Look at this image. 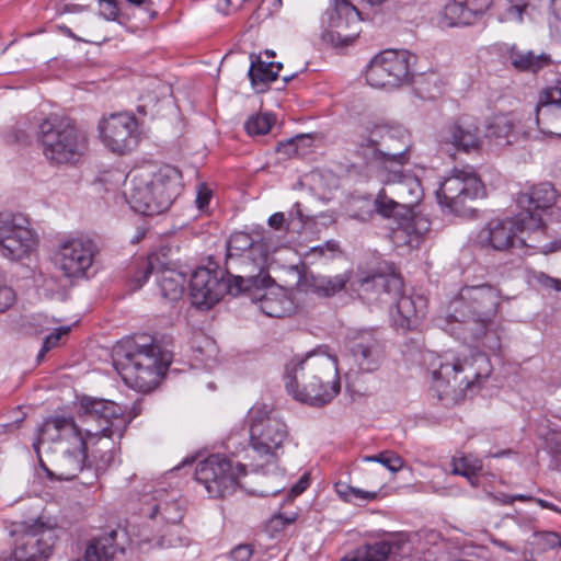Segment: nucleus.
Wrapping results in <instances>:
<instances>
[{"label":"nucleus","mask_w":561,"mask_h":561,"mask_svg":"<svg viewBox=\"0 0 561 561\" xmlns=\"http://www.w3.org/2000/svg\"><path fill=\"white\" fill-rule=\"evenodd\" d=\"M356 154L368 171L381 182L393 184V194L399 201L379 195L376 209L383 217L410 214L422 198L420 180L404 171L411 160V135L400 125H388L367 121L362 123L353 140Z\"/></svg>","instance_id":"f257e3e1"},{"label":"nucleus","mask_w":561,"mask_h":561,"mask_svg":"<svg viewBox=\"0 0 561 561\" xmlns=\"http://www.w3.org/2000/svg\"><path fill=\"white\" fill-rule=\"evenodd\" d=\"M287 391L298 401L322 407L333 400L341 389L337 359L319 347L305 357L293 358L285 368Z\"/></svg>","instance_id":"f03ea898"},{"label":"nucleus","mask_w":561,"mask_h":561,"mask_svg":"<svg viewBox=\"0 0 561 561\" xmlns=\"http://www.w3.org/2000/svg\"><path fill=\"white\" fill-rule=\"evenodd\" d=\"M172 362V354L157 345L150 335L121 341L114 347V364L125 383L140 392L152 390Z\"/></svg>","instance_id":"7ed1b4c3"},{"label":"nucleus","mask_w":561,"mask_h":561,"mask_svg":"<svg viewBox=\"0 0 561 561\" xmlns=\"http://www.w3.org/2000/svg\"><path fill=\"white\" fill-rule=\"evenodd\" d=\"M181 190L179 170L171 165L147 164L126 175L124 196L136 213L154 216L167 211Z\"/></svg>","instance_id":"20e7f679"},{"label":"nucleus","mask_w":561,"mask_h":561,"mask_svg":"<svg viewBox=\"0 0 561 561\" xmlns=\"http://www.w3.org/2000/svg\"><path fill=\"white\" fill-rule=\"evenodd\" d=\"M276 250L274 236L265 231L253 237L233 232L227 242L226 274L236 280L237 291L271 283L267 272L270 254Z\"/></svg>","instance_id":"39448f33"},{"label":"nucleus","mask_w":561,"mask_h":561,"mask_svg":"<svg viewBox=\"0 0 561 561\" xmlns=\"http://www.w3.org/2000/svg\"><path fill=\"white\" fill-rule=\"evenodd\" d=\"M500 290L490 284L465 286L450 305L448 319L462 324V330L473 341L492 351L500 348L497 337L489 340V332L500 306Z\"/></svg>","instance_id":"423d86ee"},{"label":"nucleus","mask_w":561,"mask_h":561,"mask_svg":"<svg viewBox=\"0 0 561 561\" xmlns=\"http://www.w3.org/2000/svg\"><path fill=\"white\" fill-rule=\"evenodd\" d=\"M423 360L434 381L459 390L470 389L491 373L488 356L473 350H468V353L453 350L442 354L426 352Z\"/></svg>","instance_id":"0eeeda50"},{"label":"nucleus","mask_w":561,"mask_h":561,"mask_svg":"<svg viewBox=\"0 0 561 561\" xmlns=\"http://www.w3.org/2000/svg\"><path fill=\"white\" fill-rule=\"evenodd\" d=\"M528 232L527 238L519 241L529 248L541 249L540 242L546 239V226L531 213H518L513 218L490 220L478 233L477 243L486 250L508 251L518 239V233Z\"/></svg>","instance_id":"6e6552de"},{"label":"nucleus","mask_w":561,"mask_h":561,"mask_svg":"<svg viewBox=\"0 0 561 561\" xmlns=\"http://www.w3.org/2000/svg\"><path fill=\"white\" fill-rule=\"evenodd\" d=\"M43 437L58 439L61 444L62 455L57 459L55 471H48L59 480H72L81 472L85 465L87 442L72 417L56 416L45 421L41 430Z\"/></svg>","instance_id":"1a4fd4ad"},{"label":"nucleus","mask_w":561,"mask_h":561,"mask_svg":"<svg viewBox=\"0 0 561 561\" xmlns=\"http://www.w3.org/2000/svg\"><path fill=\"white\" fill-rule=\"evenodd\" d=\"M36 137L45 158L57 164L77 160L87 148L85 137L78 133L72 122L58 115L44 118Z\"/></svg>","instance_id":"9d476101"},{"label":"nucleus","mask_w":561,"mask_h":561,"mask_svg":"<svg viewBox=\"0 0 561 561\" xmlns=\"http://www.w3.org/2000/svg\"><path fill=\"white\" fill-rule=\"evenodd\" d=\"M250 421V444L259 457H265L264 463H252V470L266 473L270 468L276 469L273 460L275 451L287 438V426L278 417L272 416V409L264 403L254 404L248 414Z\"/></svg>","instance_id":"9b49d317"},{"label":"nucleus","mask_w":561,"mask_h":561,"mask_svg":"<svg viewBox=\"0 0 561 561\" xmlns=\"http://www.w3.org/2000/svg\"><path fill=\"white\" fill-rule=\"evenodd\" d=\"M80 411L82 422L88 425L84 428L87 437L122 438L130 422L125 410L110 400L82 397Z\"/></svg>","instance_id":"f8f14e48"},{"label":"nucleus","mask_w":561,"mask_h":561,"mask_svg":"<svg viewBox=\"0 0 561 561\" xmlns=\"http://www.w3.org/2000/svg\"><path fill=\"white\" fill-rule=\"evenodd\" d=\"M247 474V467L233 462L227 457L215 454L198 462L195 479L202 483L211 497L231 495L241 486L240 478Z\"/></svg>","instance_id":"ddd939ff"},{"label":"nucleus","mask_w":561,"mask_h":561,"mask_svg":"<svg viewBox=\"0 0 561 561\" xmlns=\"http://www.w3.org/2000/svg\"><path fill=\"white\" fill-rule=\"evenodd\" d=\"M415 57L408 50L386 49L376 55L366 69L367 83L377 89L397 88L410 81L411 62Z\"/></svg>","instance_id":"4468645a"},{"label":"nucleus","mask_w":561,"mask_h":561,"mask_svg":"<svg viewBox=\"0 0 561 561\" xmlns=\"http://www.w3.org/2000/svg\"><path fill=\"white\" fill-rule=\"evenodd\" d=\"M58 540L57 529L35 519L23 525L10 558L3 561H46Z\"/></svg>","instance_id":"2eb2a0df"},{"label":"nucleus","mask_w":561,"mask_h":561,"mask_svg":"<svg viewBox=\"0 0 561 561\" xmlns=\"http://www.w3.org/2000/svg\"><path fill=\"white\" fill-rule=\"evenodd\" d=\"M37 245V237L22 214L0 213V254L10 260L28 256Z\"/></svg>","instance_id":"dca6fc26"},{"label":"nucleus","mask_w":561,"mask_h":561,"mask_svg":"<svg viewBox=\"0 0 561 561\" xmlns=\"http://www.w3.org/2000/svg\"><path fill=\"white\" fill-rule=\"evenodd\" d=\"M323 39L333 46L352 44L360 33V14L347 0H336L323 18Z\"/></svg>","instance_id":"f3484780"},{"label":"nucleus","mask_w":561,"mask_h":561,"mask_svg":"<svg viewBox=\"0 0 561 561\" xmlns=\"http://www.w3.org/2000/svg\"><path fill=\"white\" fill-rule=\"evenodd\" d=\"M192 302L197 308H211L227 293L238 295L236 280L222 271L198 267L193 272L190 283Z\"/></svg>","instance_id":"a211bd4d"},{"label":"nucleus","mask_w":561,"mask_h":561,"mask_svg":"<svg viewBox=\"0 0 561 561\" xmlns=\"http://www.w3.org/2000/svg\"><path fill=\"white\" fill-rule=\"evenodd\" d=\"M483 186L472 169L454 170L436 192L437 201L451 213H459L467 201L477 198Z\"/></svg>","instance_id":"6ab92c4d"},{"label":"nucleus","mask_w":561,"mask_h":561,"mask_svg":"<svg viewBox=\"0 0 561 561\" xmlns=\"http://www.w3.org/2000/svg\"><path fill=\"white\" fill-rule=\"evenodd\" d=\"M94 243L88 238L64 240L55 253L56 265L67 277L79 278L92 266Z\"/></svg>","instance_id":"aec40b11"},{"label":"nucleus","mask_w":561,"mask_h":561,"mask_svg":"<svg viewBox=\"0 0 561 561\" xmlns=\"http://www.w3.org/2000/svg\"><path fill=\"white\" fill-rule=\"evenodd\" d=\"M99 128L103 144L113 152L124 154L138 145V123L133 115L113 114Z\"/></svg>","instance_id":"412c9836"},{"label":"nucleus","mask_w":561,"mask_h":561,"mask_svg":"<svg viewBox=\"0 0 561 561\" xmlns=\"http://www.w3.org/2000/svg\"><path fill=\"white\" fill-rule=\"evenodd\" d=\"M527 122L543 135L561 137V81L540 94L535 118Z\"/></svg>","instance_id":"4be33fe9"},{"label":"nucleus","mask_w":561,"mask_h":561,"mask_svg":"<svg viewBox=\"0 0 561 561\" xmlns=\"http://www.w3.org/2000/svg\"><path fill=\"white\" fill-rule=\"evenodd\" d=\"M442 145H451L457 151L470 153L480 149L482 134L478 121L462 115L450 123L440 135Z\"/></svg>","instance_id":"5701e85b"},{"label":"nucleus","mask_w":561,"mask_h":561,"mask_svg":"<svg viewBox=\"0 0 561 561\" xmlns=\"http://www.w3.org/2000/svg\"><path fill=\"white\" fill-rule=\"evenodd\" d=\"M274 280L266 285L259 284L247 291H252V300L259 309L271 318H284L295 310L294 301L279 287H275Z\"/></svg>","instance_id":"b1692460"},{"label":"nucleus","mask_w":561,"mask_h":561,"mask_svg":"<svg viewBox=\"0 0 561 561\" xmlns=\"http://www.w3.org/2000/svg\"><path fill=\"white\" fill-rule=\"evenodd\" d=\"M393 299L396 305L390 311L393 325L404 332L416 329L425 317L426 299L421 295H404L402 290Z\"/></svg>","instance_id":"393cba45"},{"label":"nucleus","mask_w":561,"mask_h":561,"mask_svg":"<svg viewBox=\"0 0 561 561\" xmlns=\"http://www.w3.org/2000/svg\"><path fill=\"white\" fill-rule=\"evenodd\" d=\"M401 214L402 219L391 228L390 239L397 248L413 250L423 242L424 236L431 230L430 220L423 215Z\"/></svg>","instance_id":"a878e982"},{"label":"nucleus","mask_w":561,"mask_h":561,"mask_svg":"<svg viewBox=\"0 0 561 561\" xmlns=\"http://www.w3.org/2000/svg\"><path fill=\"white\" fill-rule=\"evenodd\" d=\"M141 511L152 519L160 517L167 524H176L183 517L176 494L165 489L154 490L152 495L145 496Z\"/></svg>","instance_id":"bb28decb"},{"label":"nucleus","mask_w":561,"mask_h":561,"mask_svg":"<svg viewBox=\"0 0 561 561\" xmlns=\"http://www.w3.org/2000/svg\"><path fill=\"white\" fill-rule=\"evenodd\" d=\"M492 4V0H450L444 8L448 26L471 25L480 20Z\"/></svg>","instance_id":"cd10ccee"},{"label":"nucleus","mask_w":561,"mask_h":561,"mask_svg":"<svg viewBox=\"0 0 561 561\" xmlns=\"http://www.w3.org/2000/svg\"><path fill=\"white\" fill-rule=\"evenodd\" d=\"M348 350L363 371L376 370L383 359V347L371 334L366 333L348 342Z\"/></svg>","instance_id":"c85d7f7f"},{"label":"nucleus","mask_w":561,"mask_h":561,"mask_svg":"<svg viewBox=\"0 0 561 561\" xmlns=\"http://www.w3.org/2000/svg\"><path fill=\"white\" fill-rule=\"evenodd\" d=\"M557 201V191L550 182H542L529 186L527 190L518 193L516 203L523 210L520 213H531L541 220L539 210L550 208Z\"/></svg>","instance_id":"c756f323"},{"label":"nucleus","mask_w":561,"mask_h":561,"mask_svg":"<svg viewBox=\"0 0 561 561\" xmlns=\"http://www.w3.org/2000/svg\"><path fill=\"white\" fill-rule=\"evenodd\" d=\"M515 134H523L527 138H536V129L534 126L527 125L526 123L518 125L515 118L510 114H500L493 117L488 126V137L497 140L500 145H508L512 142L511 137Z\"/></svg>","instance_id":"7c9ffc66"},{"label":"nucleus","mask_w":561,"mask_h":561,"mask_svg":"<svg viewBox=\"0 0 561 561\" xmlns=\"http://www.w3.org/2000/svg\"><path fill=\"white\" fill-rule=\"evenodd\" d=\"M359 285L365 293H375L378 296L387 295L397 298L403 288V282L393 266L387 273H373L359 278Z\"/></svg>","instance_id":"2f4dec72"},{"label":"nucleus","mask_w":561,"mask_h":561,"mask_svg":"<svg viewBox=\"0 0 561 561\" xmlns=\"http://www.w3.org/2000/svg\"><path fill=\"white\" fill-rule=\"evenodd\" d=\"M348 280L350 277L347 274H340L331 277L306 273L301 278V286H304L307 291L330 297L341 291Z\"/></svg>","instance_id":"473e14b6"},{"label":"nucleus","mask_w":561,"mask_h":561,"mask_svg":"<svg viewBox=\"0 0 561 561\" xmlns=\"http://www.w3.org/2000/svg\"><path fill=\"white\" fill-rule=\"evenodd\" d=\"M251 66L248 72L251 84L257 91H264L260 89L261 85H267L275 81L278 77L279 70L283 68L280 62L263 61L260 56L252 54L250 56Z\"/></svg>","instance_id":"72a5a7b5"},{"label":"nucleus","mask_w":561,"mask_h":561,"mask_svg":"<svg viewBox=\"0 0 561 561\" xmlns=\"http://www.w3.org/2000/svg\"><path fill=\"white\" fill-rule=\"evenodd\" d=\"M116 535L115 530L92 538L84 550L85 561H111L116 552Z\"/></svg>","instance_id":"f704fd0d"},{"label":"nucleus","mask_w":561,"mask_h":561,"mask_svg":"<svg viewBox=\"0 0 561 561\" xmlns=\"http://www.w3.org/2000/svg\"><path fill=\"white\" fill-rule=\"evenodd\" d=\"M185 283V275L173 268L163 267L158 272V284L164 298L180 299L184 293Z\"/></svg>","instance_id":"c9c22d12"},{"label":"nucleus","mask_w":561,"mask_h":561,"mask_svg":"<svg viewBox=\"0 0 561 561\" xmlns=\"http://www.w3.org/2000/svg\"><path fill=\"white\" fill-rule=\"evenodd\" d=\"M530 549H525L523 552L525 561L534 559L535 554H542L548 551L561 550V537L556 531L534 530L533 540L528 542Z\"/></svg>","instance_id":"e433bc0d"},{"label":"nucleus","mask_w":561,"mask_h":561,"mask_svg":"<svg viewBox=\"0 0 561 561\" xmlns=\"http://www.w3.org/2000/svg\"><path fill=\"white\" fill-rule=\"evenodd\" d=\"M508 58L511 64L520 71L536 72L551 62L549 55H535L533 51L516 48L511 49Z\"/></svg>","instance_id":"4c0bfd02"},{"label":"nucleus","mask_w":561,"mask_h":561,"mask_svg":"<svg viewBox=\"0 0 561 561\" xmlns=\"http://www.w3.org/2000/svg\"><path fill=\"white\" fill-rule=\"evenodd\" d=\"M390 553L391 545L387 541H378L357 548L341 561H386Z\"/></svg>","instance_id":"58836bf2"},{"label":"nucleus","mask_w":561,"mask_h":561,"mask_svg":"<svg viewBox=\"0 0 561 561\" xmlns=\"http://www.w3.org/2000/svg\"><path fill=\"white\" fill-rule=\"evenodd\" d=\"M158 261L157 255L152 254L148 257H139L134 262L135 271L130 275V283L134 289L142 287L149 275L154 271V263Z\"/></svg>","instance_id":"ea45409f"},{"label":"nucleus","mask_w":561,"mask_h":561,"mask_svg":"<svg viewBox=\"0 0 561 561\" xmlns=\"http://www.w3.org/2000/svg\"><path fill=\"white\" fill-rule=\"evenodd\" d=\"M451 473L456 476L478 473L482 470L481 459L472 455H461L451 459Z\"/></svg>","instance_id":"a19ab883"},{"label":"nucleus","mask_w":561,"mask_h":561,"mask_svg":"<svg viewBox=\"0 0 561 561\" xmlns=\"http://www.w3.org/2000/svg\"><path fill=\"white\" fill-rule=\"evenodd\" d=\"M274 123V116L267 113L251 115L244 123V128L250 136L265 135Z\"/></svg>","instance_id":"79ce46f5"},{"label":"nucleus","mask_w":561,"mask_h":561,"mask_svg":"<svg viewBox=\"0 0 561 561\" xmlns=\"http://www.w3.org/2000/svg\"><path fill=\"white\" fill-rule=\"evenodd\" d=\"M364 461H375L381 463L391 472H398L403 468V459L393 451H382L377 455L365 456Z\"/></svg>","instance_id":"37998d69"},{"label":"nucleus","mask_w":561,"mask_h":561,"mask_svg":"<svg viewBox=\"0 0 561 561\" xmlns=\"http://www.w3.org/2000/svg\"><path fill=\"white\" fill-rule=\"evenodd\" d=\"M309 140H310V138L308 136H305V135L296 136L286 141L278 142L276 146V152L283 153L288 158L295 157V156H300V154H302L300 152L301 146Z\"/></svg>","instance_id":"c03bdc74"},{"label":"nucleus","mask_w":561,"mask_h":561,"mask_svg":"<svg viewBox=\"0 0 561 561\" xmlns=\"http://www.w3.org/2000/svg\"><path fill=\"white\" fill-rule=\"evenodd\" d=\"M70 332V327H61L56 329L53 333L47 335L43 342V346L37 354V360L41 362L45 354L56 347L61 340L62 336L68 335Z\"/></svg>","instance_id":"a18cd8bd"},{"label":"nucleus","mask_w":561,"mask_h":561,"mask_svg":"<svg viewBox=\"0 0 561 561\" xmlns=\"http://www.w3.org/2000/svg\"><path fill=\"white\" fill-rule=\"evenodd\" d=\"M298 514L291 513H278L275 514L268 522V528L272 531H282L288 525L296 522Z\"/></svg>","instance_id":"49530a36"},{"label":"nucleus","mask_w":561,"mask_h":561,"mask_svg":"<svg viewBox=\"0 0 561 561\" xmlns=\"http://www.w3.org/2000/svg\"><path fill=\"white\" fill-rule=\"evenodd\" d=\"M551 11L550 30L553 36L561 41V0H551Z\"/></svg>","instance_id":"de8ad7c7"},{"label":"nucleus","mask_w":561,"mask_h":561,"mask_svg":"<svg viewBox=\"0 0 561 561\" xmlns=\"http://www.w3.org/2000/svg\"><path fill=\"white\" fill-rule=\"evenodd\" d=\"M100 15L106 21H115L118 18L119 8L116 0H99Z\"/></svg>","instance_id":"09e8293b"},{"label":"nucleus","mask_w":561,"mask_h":561,"mask_svg":"<svg viewBox=\"0 0 561 561\" xmlns=\"http://www.w3.org/2000/svg\"><path fill=\"white\" fill-rule=\"evenodd\" d=\"M15 301L14 290L0 282V313L7 311Z\"/></svg>","instance_id":"8fccbe9b"},{"label":"nucleus","mask_w":561,"mask_h":561,"mask_svg":"<svg viewBox=\"0 0 561 561\" xmlns=\"http://www.w3.org/2000/svg\"><path fill=\"white\" fill-rule=\"evenodd\" d=\"M535 280L545 288H553L554 290H561V279L551 277L543 272L534 273Z\"/></svg>","instance_id":"3c124183"},{"label":"nucleus","mask_w":561,"mask_h":561,"mask_svg":"<svg viewBox=\"0 0 561 561\" xmlns=\"http://www.w3.org/2000/svg\"><path fill=\"white\" fill-rule=\"evenodd\" d=\"M253 554V547L249 543H241L230 552L232 561H250Z\"/></svg>","instance_id":"603ef678"},{"label":"nucleus","mask_w":561,"mask_h":561,"mask_svg":"<svg viewBox=\"0 0 561 561\" xmlns=\"http://www.w3.org/2000/svg\"><path fill=\"white\" fill-rule=\"evenodd\" d=\"M12 140L18 144H27L31 139L26 124H19L11 134Z\"/></svg>","instance_id":"864d4df0"},{"label":"nucleus","mask_w":561,"mask_h":561,"mask_svg":"<svg viewBox=\"0 0 561 561\" xmlns=\"http://www.w3.org/2000/svg\"><path fill=\"white\" fill-rule=\"evenodd\" d=\"M352 502H369L377 497V492L364 491L353 486V492H351Z\"/></svg>","instance_id":"5fc2aeb1"},{"label":"nucleus","mask_w":561,"mask_h":561,"mask_svg":"<svg viewBox=\"0 0 561 561\" xmlns=\"http://www.w3.org/2000/svg\"><path fill=\"white\" fill-rule=\"evenodd\" d=\"M526 4L524 5H508L505 11L506 20H515L520 22L523 20V13L526 9Z\"/></svg>","instance_id":"6e6d98bb"},{"label":"nucleus","mask_w":561,"mask_h":561,"mask_svg":"<svg viewBox=\"0 0 561 561\" xmlns=\"http://www.w3.org/2000/svg\"><path fill=\"white\" fill-rule=\"evenodd\" d=\"M335 492L337 495L345 502H352L351 492H353V486L343 483V482H336L334 484Z\"/></svg>","instance_id":"4d7b16f0"},{"label":"nucleus","mask_w":561,"mask_h":561,"mask_svg":"<svg viewBox=\"0 0 561 561\" xmlns=\"http://www.w3.org/2000/svg\"><path fill=\"white\" fill-rule=\"evenodd\" d=\"M337 250L339 243L333 240L327 241L324 244L311 249L312 252H317L320 255H323L325 251L335 252Z\"/></svg>","instance_id":"13d9d810"},{"label":"nucleus","mask_w":561,"mask_h":561,"mask_svg":"<svg viewBox=\"0 0 561 561\" xmlns=\"http://www.w3.org/2000/svg\"><path fill=\"white\" fill-rule=\"evenodd\" d=\"M516 525L520 528V529H524V530H534V518L531 517H525V516H517V517H513Z\"/></svg>","instance_id":"bf43d9fd"},{"label":"nucleus","mask_w":561,"mask_h":561,"mask_svg":"<svg viewBox=\"0 0 561 561\" xmlns=\"http://www.w3.org/2000/svg\"><path fill=\"white\" fill-rule=\"evenodd\" d=\"M284 222L285 216L283 213H275L268 218V225L274 229H280Z\"/></svg>","instance_id":"052dcab7"},{"label":"nucleus","mask_w":561,"mask_h":561,"mask_svg":"<svg viewBox=\"0 0 561 561\" xmlns=\"http://www.w3.org/2000/svg\"><path fill=\"white\" fill-rule=\"evenodd\" d=\"M491 542L494 546H496V547H499L501 549H504L507 552H512V553H518L519 552L518 548L511 546L508 542H506V541H504L502 539L492 538Z\"/></svg>","instance_id":"680f3d73"},{"label":"nucleus","mask_w":561,"mask_h":561,"mask_svg":"<svg viewBox=\"0 0 561 561\" xmlns=\"http://www.w3.org/2000/svg\"><path fill=\"white\" fill-rule=\"evenodd\" d=\"M491 499L502 505H511L513 504V495L506 493L492 494Z\"/></svg>","instance_id":"e2e57ef3"},{"label":"nucleus","mask_w":561,"mask_h":561,"mask_svg":"<svg viewBox=\"0 0 561 561\" xmlns=\"http://www.w3.org/2000/svg\"><path fill=\"white\" fill-rule=\"evenodd\" d=\"M126 1L129 2L130 4L144 5L145 10H147L149 12L150 20L154 19L156 12L151 11V8H150L151 1L150 0H126Z\"/></svg>","instance_id":"0e129e2a"},{"label":"nucleus","mask_w":561,"mask_h":561,"mask_svg":"<svg viewBox=\"0 0 561 561\" xmlns=\"http://www.w3.org/2000/svg\"><path fill=\"white\" fill-rule=\"evenodd\" d=\"M209 199H210V193L208 191H199L197 194V199H196L198 208L202 209V208L206 207L209 203Z\"/></svg>","instance_id":"69168bd1"},{"label":"nucleus","mask_w":561,"mask_h":561,"mask_svg":"<svg viewBox=\"0 0 561 561\" xmlns=\"http://www.w3.org/2000/svg\"><path fill=\"white\" fill-rule=\"evenodd\" d=\"M534 502H536L542 508L551 510L556 513L561 514V508L546 500L535 497Z\"/></svg>","instance_id":"338daca9"},{"label":"nucleus","mask_w":561,"mask_h":561,"mask_svg":"<svg viewBox=\"0 0 561 561\" xmlns=\"http://www.w3.org/2000/svg\"><path fill=\"white\" fill-rule=\"evenodd\" d=\"M307 486H308V481L305 479H300L299 482L291 488L290 492L294 495H298L301 492H304L307 489Z\"/></svg>","instance_id":"774afa93"}]
</instances>
